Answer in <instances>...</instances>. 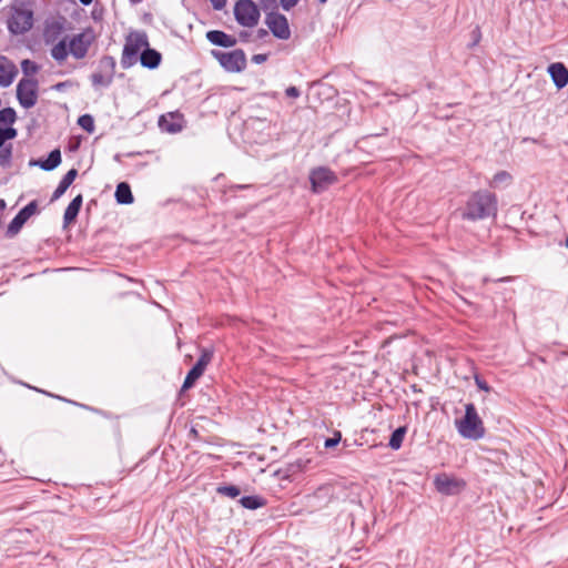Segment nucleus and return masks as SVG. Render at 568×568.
<instances>
[{
	"label": "nucleus",
	"instance_id": "f257e3e1",
	"mask_svg": "<svg viewBox=\"0 0 568 568\" xmlns=\"http://www.w3.org/2000/svg\"><path fill=\"white\" fill-rule=\"evenodd\" d=\"M497 213L496 196L488 191L474 192L462 212V217L466 220H484L495 216Z\"/></svg>",
	"mask_w": 568,
	"mask_h": 568
},
{
	"label": "nucleus",
	"instance_id": "f03ea898",
	"mask_svg": "<svg viewBox=\"0 0 568 568\" xmlns=\"http://www.w3.org/2000/svg\"><path fill=\"white\" fill-rule=\"evenodd\" d=\"M456 428L459 435L468 439H479L485 435V427L473 403L465 405V415L463 418L456 419Z\"/></svg>",
	"mask_w": 568,
	"mask_h": 568
},
{
	"label": "nucleus",
	"instance_id": "7ed1b4c3",
	"mask_svg": "<svg viewBox=\"0 0 568 568\" xmlns=\"http://www.w3.org/2000/svg\"><path fill=\"white\" fill-rule=\"evenodd\" d=\"M149 47L148 36L143 31H134L129 33L125 39L121 64L124 69L132 67L136 60L139 52Z\"/></svg>",
	"mask_w": 568,
	"mask_h": 568
},
{
	"label": "nucleus",
	"instance_id": "20e7f679",
	"mask_svg": "<svg viewBox=\"0 0 568 568\" xmlns=\"http://www.w3.org/2000/svg\"><path fill=\"white\" fill-rule=\"evenodd\" d=\"M212 55L227 72L237 73L242 72L246 68V55L241 49H236L231 52L213 50Z\"/></svg>",
	"mask_w": 568,
	"mask_h": 568
},
{
	"label": "nucleus",
	"instance_id": "39448f33",
	"mask_svg": "<svg viewBox=\"0 0 568 568\" xmlns=\"http://www.w3.org/2000/svg\"><path fill=\"white\" fill-rule=\"evenodd\" d=\"M33 26V12L27 8H12L8 29L13 34H23Z\"/></svg>",
	"mask_w": 568,
	"mask_h": 568
},
{
	"label": "nucleus",
	"instance_id": "423d86ee",
	"mask_svg": "<svg viewBox=\"0 0 568 568\" xmlns=\"http://www.w3.org/2000/svg\"><path fill=\"white\" fill-rule=\"evenodd\" d=\"M234 16L241 26L252 28L258 22L260 11L252 0H239L234 7Z\"/></svg>",
	"mask_w": 568,
	"mask_h": 568
},
{
	"label": "nucleus",
	"instance_id": "0eeeda50",
	"mask_svg": "<svg viewBox=\"0 0 568 568\" xmlns=\"http://www.w3.org/2000/svg\"><path fill=\"white\" fill-rule=\"evenodd\" d=\"M94 41V33L91 29H87L78 34L68 38V47L70 54L78 60L85 58L89 48Z\"/></svg>",
	"mask_w": 568,
	"mask_h": 568
},
{
	"label": "nucleus",
	"instance_id": "6e6552de",
	"mask_svg": "<svg viewBox=\"0 0 568 568\" xmlns=\"http://www.w3.org/2000/svg\"><path fill=\"white\" fill-rule=\"evenodd\" d=\"M17 98L24 109L36 105L38 100V81L32 78H23L17 85Z\"/></svg>",
	"mask_w": 568,
	"mask_h": 568
},
{
	"label": "nucleus",
	"instance_id": "1a4fd4ad",
	"mask_svg": "<svg viewBox=\"0 0 568 568\" xmlns=\"http://www.w3.org/2000/svg\"><path fill=\"white\" fill-rule=\"evenodd\" d=\"M212 357H213V352L211 349H206V348L202 349L201 356L199 357L195 365L190 369V372L187 373V375L184 379V383L182 386L183 389H189L194 385V383L203 375L206 366L212 361Z\"/></svg>",
	"mask_w": 568,
	"mask_h": 568
},
{
	"label": "nucleus",
	"instance_id": "9d476101",
	"mask_svg": "<svg viewBox=\"0 0 568 568\" xmlns=\"http://www.w3.org/2000/svg\"><path fill=\"white\" fill-rule=\"evenodd\" d=\"M310 179L314 192H322L336 182V175L327 168L313 170Z\"/></svg>",
	"mask_w": 568,
	"mask_h": 568
},
{
	"label": "nucleus",
	"instance_id": "9b49d317",
	"mask_svg": "<svg viewBox=\"0 0 568 568\" xmlns=\"http://www.w3.org/2000/svg\"><path fill=\"white\" fill-rule=\"evenodd\" d=\"M38 204L37 201H31L27 204L19 213L13 217V220L8 225V234L13 236L19 233L23 224L37 213Z\"/></svg>",
	"mask_w": 568,
	"mask_h": 568
},
{
	"label": "nucleus",
	"instance_id": "f8f14e48",
	"mask_svg": "<svg viewBox=\"0 0 568 568\" xmlns=\"http://www.w3.org/2000/svg\"><path fill=\"white\" fill-rule=\"evenodd\" d=\"M266 24L274 37L286 40L291 36L287 19L280 13H270L266 17Z\"/></svg>",
	"mask_w": 568,
	"mask_h": 568
},
{
	"label": "nucleus",
	"instance_id": "ddd939ff",
	"mask_svg": "<svg viewBox=\"0 0 568 568\" xmlns=\"http://www.w3.org/2000/svg\"><path fill=\"white\" fill-rule=\"evenodd\" d=\"M436 489L445 495H455L458 494L465 486V483L455 477L448 476L446 474L438 475L435 480Z\"/></svg>",
	"mask_w": 568,
	"mask_h": 568
},
{
	"label": "nucleus",
	"instance_id": "4468645a",
	"mask_svg": "<svg viewBox=\"0 0 568 568\" xmlns=\"http://www.w3.org/2000/svg\"><path fill=\"white\" fill-rule=\"evenodd\" d=\"M18 74L16 64L4 55L0 54V87L8 88L12 84Z\"/></svg>",
	"mask_w": 568,
	"mask_h": 568
},
{
	"label": "nucleus",
	"instance_id": "2eb2a0df",
	"mask_svg": "<svg viewBox=\"0 0 568 568\" xmlns=\"http://www.w3.org/2000/svg\"><path fill=\"white\" fill-rule=\"evenodd\" d=\"M547 72L558 90L565 88L568 84V69L564 63L554 62L549 64Z\"/></svg>",
	"mask_w": 568,
	"mask_h": 568
},
{
	"label": "nucleus",
	"instance_id": "dca6fc26",
	"mask_svg": "<svg viewBox=\"0 0 568 568\" xmlns=\"http://www.w3.org/2000/svg\"><path fill=\"white\" fill-rule=\"evenodd\" d=\"M206 39L214 45L231 48L236 44V39L233 36L226 34L220 30H211L206 33Z\"/></svg>",
	"mask_w": 568,
	"mask_h": 568
},
{
	"label": "nucleus",
	"instance_id": "f3484780",
	"mask_svg": "<svg viewBox=\"0 0 568 568\" xmlns=\"http://www.w3.org/2000/svg\"><path fill=\"white\" fill-rule=\"evenodd\" d=\"M61 163V152L55 149L50 152L47 160H32L30 161L31 166H40L44 171H52Z\"/></svg>",
	"mask_w": 568,
	"mask_h": 568
},
{
	"label": "nucleus",
	"instance_id": "a211bd4d",
	"mask_svg": "<svg viewBox=\"0 0 568 568\" xmlns=\"http://www.w3.org/2000/svg\"><path fill=\"white\" fill-rule=\"evenodd\" d=\"M162 55L154 49L146 47L140 57L141 64L148 69H155L160 65Z\"/></svg>",
	"mask_w": 568,
	"mask_h": 568
},
{
	"label": "nucleus",
	"instance_id": "6ab92c4d",
	"mask_svg": "<svg viewBox=\"0 0 568 568\" xmlns=\"http://www.w3.org/2000/svg\"><path fill=\"white\" fill-rule=\"evenodd\" d=\"M77 175H78V171L75 169H71V170H69L65 173V175L62 178V180L60 181L58 187L55 189V191L52 194V197H51L52 202L57 201L58 199H60L65 193L68 187L75 180Z\"/></svg>",
	"mask_w": 568,
	"mask_h": 568
},
{
	"label": "nucleus",
	"instance_id": "aec40b11",
	"mask_svg": "<svg viewBox=\"0 0 568 568\" xmlns=\"http://www.w3.org/2000/svg\"><path fill=\"white\" fill-rule=\"evenodd\" d=\"M82 201H83L82 195L79 194L70 202V204L65 209L64 215H63V222L65 225H69L75 221V219L80 212V209L82 206Z\"/></svg>",
	"mask_w": 568,
	"mask_h": 568
},
{
	"label": "nucleus",
	"instance_id": "412c9836",
	"mask_svg": "<svg viewBox=\"0 0 568 568\" xmlns=\"http://www.w3.org/2000/svg\"><path fill=\"white\" fill-rule=\"evenodd\" d=\"M50 54L59 64L63 63L70 54L68 47V37H64L58 43H55L51 48Z\"/></svg>",
	"mask_w": 568,
	"mask_h": 568
},
{
	"label": "nucleus",
	"instance_id": "4be33fe9",
	"mask_svg": "<svg viewBox=\"0 0 568 568\" xmlns=\"http://www.w3.org/2000/svg\"><path fill=\"white\" fill-rule=\"evenodd\" d=\"M115 199L120 204H131L133 203V195L130 189V185L125 182H121L118 184L115 190Z\"/></svg>",
	"mask_w": 568,
	"mask_h": 568
},
{
	"label": "nucleus",
	"instance_id": "5701e85b",
	"mask_svg": "<svg viewBox=\"0 0 568 568\" xmlns=\"http://www.w3.org/2000/svg\"><path fill=\"white\" fill-rule=\"evenodd\" d=\"M240 504L247 509H257L265 505V500L260 496H245L240 499Z\"/></svg>",
	"mask_w": 568,
	"mask_h": 568
},
{
	"label": "nucleus",
	"instance_id": "b1692460",
	"mask_svg": "<svg viewBox=\"0 0 568 568\" xmlns=\"http://www.w3.org/2000/svg\"><path fill=\"white\" fill-rule=\"evenodd\" d=\"M405 434H406L405 427H398L397 429H395L393 432L389 443H388L389 447L392 449H399L403 444Z\"/></svg>",
	"mask_w": 568,
	"mask_h": 568
},
{
	"label": "nucleus",
	"instance_id": "393cba45",
	"mask_svg": "<svg viewBox=\"0 0 568 568\" xmlns=\"http://www.w3.org/2000/svg\"><path fill=\"white\" fill-rule=\"evenodd\" d=\"M91 81L94 87H109L112 82V77L97 72L91 75Z\"/></svg>",
	"mask_w": 568,
	"mask_h": 568
},
{
	"label": "nucleus",
	"instance_id": "a878e982",
	"mask_svg": "<svg viewBox=\"0 0 568 568\" xmlns=\"http://www.w3.org/2000/svg\"><path fill=\"white\" fill-rule=\"evenodd\" d=\"M21 70L23 74L29 78L39 71V65L29 59H24L21 62Z\"/></svg>",
	"mask_w": 568,
	"mask_h": 568
},
{
	"label": "nucleus",
	"instance_id": "bb28decb",
	"mask_svg": "<svg viewBox=\"0 0 568 568\" xmlns=\"http://www.w3.org/2000/svg\"><path fill=\"white\" fill-rule=\"evenodd\" d=\"M78 124L89 133L94 131V120L90 114H83L78 119Z\"/></svg>",
	"mask_w": 568,
	"mask_h": 568
},
{
	"label": "nucleus",
	"instance_id": "cd10ccee",
	"mask_svg": "<svg viewBox=\"0 0 568 568\" xmlns=\"http://www.w3.org/2000/svg\"><path fill=\"white\" fill-rule=\"evenodd\" d=\"M16 121V111L11 108L0 110V124H12Z\"/></svg>",
	"mask_w": 568,
	"mask_h": 568
},
{
	"label": "nucleus",
	"instance_id": "c85d7f7f",
	"mask_svg": "<svg viewBox=\"0 0 568 568\" xmlns=\"http://www.w3.org/2000/svg\"><path fill=\"white\" fill-rule=\"evenodd\" d=\"M11 158H12V146L8 145L2 148L0 150V165L3 168H9L11 164Z\"/></svg>",
	"mask_w": 568,
	"mask_h": 568
},
{
	"label": "nucleus",
	"instance_id": "c756f323",
	"mask_svg": "<svg viewBox=\"0 0 568 568\" xmlns=\"http://www.w3.org/2000/svg\"><path fill=\"white\" fill-rule=\"evenodd\" d=\"M510 174L506 171H500L496 173L490 182V185L494 187L499 186L500 184H508L510 182Z\"/></svg>",
	"mask_w": 568,
	"mask_h": 568
},
{
	"label": "nucleus",
	"instance_id": "7c9ffc66",
	"mask_svg": "<svg viewBox=\"0 0 568 568\" xmlns=\"http://www.w3.org/2000/svg\"><path fill=\"white\" fill-rule=\"evenodd\" d=\"M217 493L230 498H235L241 494L240 488L234 485L221 486L217 488Z\"/></svg>",
	"mask_w": 568,
	"mask_h": 568
},
{
	"label": "nucleus",
	"instance_id": "2f4dec72",
	"mask_svg": "<svg viewBox=\"0 0 568 568\" xmlns=\"http://www.w3.org/2000/svg\"><path fill=\"white\" fill-rule=\"evenodd\" d=\"M17 131L13 128L0 129V148L7 140L16 138Z\"/></svg>",
	"mask_w": 568,
	"mask_h": 568
},
{
	"label": "nucleus",
	"instance_id": "473e14b6",
	"mask_svg": "<svg viewBox=\"0 0 568 568\" xmlns=\"http://www.w3.org/2000/svg\"><path fill=\"white\" fill-rule=\"evenodd\" d=\"M74 85V82L71 81V80H67V81H63V82H59L57 84H54L52 88L55 90V91H64L67 89H70Z\"/></svg>",
	"mask_w": 568,
	"mask_h": 568
},
{
	"label": "nucleus",
	"instance_id": "72a5a7b5",
	"mask_svg": "<svg viewBox=\"0 0 568 568\" xmlns=\"http://www.w3.org/2000/svg\"><path fill=\"white\" fill-rule=\"evenodd\" d=\"M339 440H341V434H339V433H337V434L335 435V437L327 438V439L325 440V443H324V446H325L326 448L335 447V446L339 443Z\"/></svg>",
	"mask_w": 568,
	"mask_h": 568
},
{
	"label": "nucleus",
	"instance_id": "f704fd0d",
	"mask_svg": "<svg viewBox=\"0 0 568 568\" xmlns=\"http://www.w3.org/2000/svg\"><path fill=\"white\" fill-rule=\"evenodd\" d=\"M475 382H476V385L478 386L479 389L484 390V392H489L490 390V387L488 386V384L481 379L480 377L476 376L475 377Z\"/></svg>",
	"mask_w": 568,
	"mask_h": 568
},
{
	"label": "nucleus",
	"instance_id": "c9c22d12",
	"mask_svg": "<svg viewBox=\"0 0 568 568\" xmlns=\"http://www.w3.org/2000/svg\"><path fill=\"white\" fill-rule=\"evenodd\" d=\"M297 2L298 0H281L282 8L284 10H290L291 8L296 6Z\"/></svg>",
	"mask_w": 568,
	"mask_h": 568
},
{
	"label": "nucleus",
	"instance_id": "e433bc0d",
	"mask_svg": "<svg viewBox=\"0 0 568 568\" xmlns=\"http://www.w3.org/2000/svg\"><path fill=\"white\" fill-rule=\"evenodd\" d=\"M286 95L290 98L300 97V90L296 87H288L285 91Z\"/></svg>",
	"mask_w": 568,
	"mask_h": 568
},
{
	"label": "nucleus",
	"instance_id": "4c0bfd02",
	"mask_svg": "<svg viewBox=\"0 0 568 568\" xmlns=\"http://www.w3.org/2000/svg\"><path fill=\"white\" fill-rule=\"evenodd\" d=\"M266 60H267V55H266V54H262V53H260V54H254V55L252 57V61H253L254 63H256V64H261V63L265 62Z\"/></svg>",
	"mask_w": 568,
	"mask_h": 568
},
{
	"label": "nucleus",
	"instance_id": "58836bf2",
	"mask_svg": "<svg viewBox=\"0 0 568 568\" xmlns=\"http://www.w3.org/2000/svg\"><path fill=\"white\" fill-rule=\"evenodd\" d=\"M212 2V6L215 10H222L225 4L226 0H210Z\"/></svg>",
	"mask_w": 568,
	"mask_h": 568
},
{
	"label": "nucleus",
	"instance_id": "ea45409f",
	"mask_svg": "<svg viewBox=\"0 0 568 568\" xmlns=\"http://www.w3.org/2000/svg\"><path fill=\"white\" fill-rule=\"evenodd\" d=\"M102 62L108 63L111 68H113V67H114V60H113V58H111V57H105V58L102 60Z\"/></svg>",
	"mask_w": 568,
	"mask_h": 568
},
{
	"label": "nucleus",
	"instance_id": "a19ab883",
	"mask_svg": "<svg viewBox=\"0 0 568 568\" xmlns=\"http://www.w3.org/2000/svg\"><path fill=\"white\" fill-rule=\"evenodd\" d=\"M80 2L88 6L92 2V0H80Z\"/></svg>",
	"mask_w": 568,
	"mask_h": 568
},
{
	"label": "nucleus",
	"instance_id": "79ce46f5",
	"mask_svg": "<svg viewBox=\"0 0 568 568\" xmlns=\"http://www.w3.org/2000/svg\"><path fill=\"white\" fill-rule=\"evenodd\" d=\"M6 207V202L3 200H0V210H3Z\"/></svg>",
	"mask_w": 568,
	"mask_h": 568
},
{
	"label": "nucleus",
	"instance_id": "37998d69",
	"mask_svg": "<svg viewBox=\"0 0 568 568\" xmlns=\"http://www.w3.org/2000/svg\"><path fill=\"white\" fill-rule=\"evenodd\" d=\"M169 131H171V132H175V131H178V129L170 128V129H169Z\"/></svg>",
	"mask_w": 568,
	"mask_h": 568
},
{
	"label": "nucleus",
	"instance_id": "c03bdc74",
	"mask_svg": "<svg viewBox=\"0 0 568 568\" xmlns=\"http://www.w3.org/2000/svg\"><path fill=\"white\" fill-rule=\"evenodd\" d=\"M321 3H325L327 0H318Z\"/></svg>",
	"mask_w": 568,
	"mask_h": 568
},
{
	"label": "nucleus",
	"instance_id": "a18cd8bd",
	"mask_svg": "<svg viewBox=\"0 0 568 568\" xmlns=\"http://www.w3.org/2000/svg\"><path fill=\"white\" fill-rule=\"evenodd\" d=\"M566 246L568 247V235H567V239H566Z\"/></svg>",
	"mask_w": 568,
	"mask_h": 568
}]
</instances>
